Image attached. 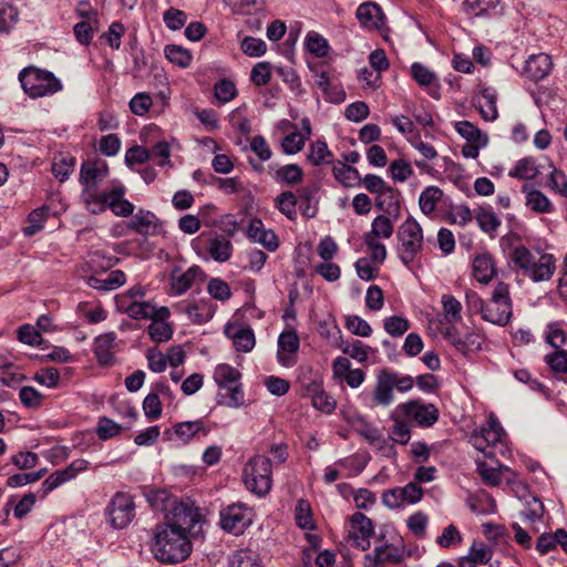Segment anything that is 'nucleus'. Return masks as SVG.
<instances>
[{"label":"nucleus","instance_id":"obj_2","mask_svg":"<svg viewBox=\"0 0 567 567\" xmlns=\"http://www.w3.org/2000/svg\"><path fill=\"white\" fill-rule=\"evenodd\" d=\"M511 261L522 269L525 275L529 276L533 281L549 280L554 275L555 259L549 254L542 255L535 261L534 255L523 245L513 248L511 252Z\"/></svg>","mask_w":567,"mask_h":567},{"label":"nucleus","instance_id":"obj_32","mask_svg":"<svg viewBox=\"0 0 567 567\" xmlns=\"http://www.w3.org/2000/svg\"><path fill=\"white\" fill-rule=\"evenodd\" d=\"M411 72H412L413 79L417 82L419 85H421V86L434 85V87H431L429 90V94L431 96H433L434 99L440 97L439 85H436L437 78L434 74V72H432L430 69H427L426 66H424L421 63H413L411 66Z\"/></svg>","mask_w":567,"mask_h":567},{"label":"nucleus","instance_id":"obj_37","mask_svg":"<svg viewBox=\"0 0 567 567\" xmlns=\"http://www.w3.org/2000/svg\"><path fill=\"white\" fill-rule=\"evenodd\" d=\"M125 189L123 186H117L112 188L109 192H101L95 197V200L100 203L102 206L101 209L90 210L92 214H100L105 212V209L109 207L111 210L114 209L117 203L121 202L124 197Z\"/></svg>","mask_w":567,"mask_h":567},{"label":"nucleus","instance_id":"obj_13","mask_svg":"<svg viewBox=\"0 0 567 567\" xmlns=\"http://www.w3.org/2000/svg\"><path fill=\"white\" fill-rule=\"evenodd\" d=\"M422 487L417 483L411 482L404 487L385 489L381 498L384 506L395 509L406 504H415L422 499Z\"/></svg>","mask_w":567,"mask_h":567},{"label":"nucleus","instance_id":"obj_57","mask_svg":"<svg viewBox=\"0 0 567 567\" xmlns=\"http://www.w3.org/2000/svg\"><path fill=\"white\" fill-rule=\"evenodd\" d=\"M148 334L154 342H166L173 336V328L167 322L152 321L148 326Z\"/></svg>","mask_w":567,"mask_h":567},{"label":"nucleus","instance_id":"obj_38","mask_svg":"<svg viewBox=\"0 0 567 567\" xmlns=\"http://www.w3.org/2000/svg\"><path fill=\"white\" fill-rule=\"evenodd\" d=\"M297 196L291 190H286L279 194L276 198V207L284 214L289 220H296L297 218Z\"/></svg>","mask_w":567,"mask_h":567},{"label":"nucleus","instance_id":"obj_33","mask_svg":"<svg viewBox=\"0 0 567 567\" xmlns=\"http://www.w3.org/2000/svg\"><path fill=\"white\" fill-rule=\"evenodd\" d=\"M482 117L486 121L497 118L496 94L492 89H483L476 99Z\"/></svg>","mask_w":567,"mask_h":567},{"label":"nucleus","instance_id":"obj_26","mask_svg":"<svg viewBox=\"0 0 567 567\" xmlns=\"http://www.w3.org/2000/svg\"><path fill=\"white\" fill-rule=\"evenodd\" d=\"M522 192L526 197V206L534 213L546 214L554 210V206L549 198L533 185L525 184Z\"/></svg>","mask_w":567,"mask_h":567},{"label":"nucleus","instance_id":"obj_29","mask_svg":"<svg viewBox=\"0 0 567 567\" xmlns=\"http://www.w3.org/2000/svg\"><path fill=\"white\" fill-rule=\"evenodd\" d=\"M173 430H174V433L176 434V436L183 443H188L194 437L199 436L200 434L203 436H206L209 432L205 427L204 422L202 420L176 423L173 426Z\"/></svg>","mask_w":567,"mask_h":567},{"label":"nucleus","instance_id":"obj_63","mask_svg":"<svg viewBox=\"0 0 567 567\" xmlns=\"http://www.w3.org/2000/svg\"><path fill=\"white\" fill-rule=\"evenodd\" d=\"M547 185L551 190L567 197V175L555 167L548 175Z\"/></svg>","mask_w":567,"mask_h":567},{"label":"nucleus","instance_id":"obj_55","mask_svg":"<svg viewBox=\"0 0 567 567\" xmlns=\"http://www.w3.org/2000/svg\"><path fill=\"white\" fill-rule=\"evenodd\" d=\"M233 343L237 351L249 352L255 347V334L249 328H241L233 336Z\"/></svg>","mask_w":567,"mask_h":567},{"label":"nucleus","instance_id":"obj_6","mask_svg":"<svg viewBox=\"0 0 567 567\" xmlns=\"http://www.w3.org/2000/svg\"><path fill=\"white\" fill-rule=\"evenodd\" d=\"M398 255L404 266L411 268L412 264L422 251L423 231L419 223L413 218H408L399 227L396 234Z\"/></svg>","mask_w":567,"mask_h":567},{"label":"nucleus","instance_id":"obj_25","mask_svg":"<svg viewBox=\"0 0 567 567\" xmlns=\"http://www.w3.org/2000/svg\"><path fill=\"white\" fill-rule=\"evenodd\" d=\"M355 16L361 25L367 29H380L384 20L381 8L374 2L361 3L357 9Z\"/></svg>","mask_w":567,"mask_h":567},{"label":"nucleus","instance_id":"obj_36","mask_svg":"<svg viewBox=\"0 0 567 567\" xmlns=\"http://www.w3.org/2000/svg\"><path fill=\"white\" fill-rule=\"evenodd\" d=\"M339 348L344 354L351 357L360 363L365 362L368 360L369 353L373 352L371 347L364 344L360 340L341 341Z\"/></svg>","mask_w":567,"mask_h":567},{"label":"nucleus","instance_id":"obj_34","mask_svg":"<svg viewBox=\"0 0 567 567\" xmlns=\"http://www.w3.org/2000/svg\"><path fill=\"white\" fill-rule=\"evenodd\" d=\"M333 176L346 187H354L361 183V177L357 168L338 161L333 164Z\"/></svg>","mask_w":567,"mask_h":567},{"label":"nucleus","instance_id":"obj_18","mask_svg":"<svg viewBox=\"0 0 567 567\" xmlns=\"http://www.w3.org/2000/svg\"><path fill=\"white\" fill-rule=\"evenodd\" d=\"M299 337L295 330H285L278 338V362L284 367H292L296 363L295 354L299 350Z\"/></svg>","mask_w":567,"mask_h":567},{"label":"nucleus","instance_id":"obj_41","mask_svg":"<svg viewBox=\"0 0 567 567\" xmlns=\"http://www.w3.org/2000/svg\"><path fill=\"white\" fill-rule=\"evenodd\" d=\"M311 391V403L313 408L330 414L336 409V400L319 385H313Z\"/></svg>","mask_w":567,"mask_h":567},{"label":"nucleus","instance_id":"obj_48","mask_svg":"<svg viewBox=\"0 0 567 567\" xmlns=\"http://www.w3.org/2000/svg\"><path fill=\"white\" fill-rule=\"evenodd\" d=\"M546 363L551 371L560 375V379L567 382V352L564 350L556 351L547 354L545 358Z\"/></svg>","mask_w":567,"mask_h":567},{"label":"nucleus","instance_id":"obj_51","mask_svg":"<svg viewBox=\"0 0 567 567\" xmlns=\"http://www.w3.org/2000/svg\"><path fill=\"white\" fill-rule=\"evenodd\" d=\"M307 50L318 58H323L328 54V41L317 32H309L306 38Z\"/></svg>","mask_w":567,"mask_h":567},{"label":"nucleus","instance_id":"obj_27","mask_svg":"<svg viewBox=\"0 0 567 567\" xmlns=\"http://www.w3.org/2000/svg\"><path fill=\"white\" fill-rule=\"evenodd\" d=\"M207 251L218 262L227 261L233 254L231 241L223 235H216L208 239Z\"/></svg>","mask_w":567,"mask_h":567},{"label":"nucleus","instance_id":"obj_5","mask_svg":"<svg viewBox=\"0 0 567 567\" xmlns=\"http://www.w3.org/2000/svg\"><path fill=\"white\" fill-rule=\"evenodd\" d=\"M244 483L248 491L265 496L272 486L271 461L264 455H256L244 467Z\"/></svg>","mask_w":567,"mask_h":567},{"label":"nucleus","instance_id":"obj_7","mask_svg":"<svg viewBox=\"0 0 567 567\" xmlns=\"http://www.w3.org/2000/svg\"><path fill=\"white\" fill-rule=\"evenodd\" d=\"M23 91L32 99L52 95L62 89L53 73L35 68H25L19 74Z\"/></svg>","mask_w":567,"mask_h":567},{"label":"nucleus","instance_id":"obj_44","mask_svg":"<svg viewBox=\"0 0 567 567\" xmlns=\"http://www.w3.org/2000/svg\"><path fill=\"white\" fill-rule=\"evenodd\" d=\"M74 165V157L60 154L59 156L54 157L52 164V173L60 182H64L73 172Z\"/></svg>","mask_w":567,"mask_h":567},{"label":"nucleus","instance_id":"obj_20","mask_svg":"<svg viewBox=\"0 0 567 567\" xmlns=\"http://www.w3.org/2000/svg\"><path fill=\"white\" fill-rule=\"evenodd\" d=\"M319 186L316 183L301 186L296 190L297 202L301 214L307 218H313L318 214L317 194Z\"/></svg>","mask_w":567,"mask_h":567},{"label":"nucleus","instance_id":"obj_47","mask_svg":"<svg viewBox=\"0 0 567 567\" xmlns=\"http://www.w3.org/2000/svg\"><path fill=\"white\" fill-rule=\"evenodd\" d=\"M167 60L181 68H187L192 62V54L187 49L176 44H168L164 49Z\"/></svg>","mask_w":567,"mask_h":567},{"label":"nucleus","instance_id":"obj_11","mask_svg":"<svg viewBox=\"0 0 567 567\" xmlns=\"http://www.w3.org/2000/svg\"><path fill=\"white\" fill-rule=\"evenodd\" d=\"M395 414L413 420L422 427H430L439 420V410L434 404H424L420 400H412L399 404Z\"/></svg>","mask_w":567,"mask_h":567},{"label":"nucleus","instance_id":"obj_9","mask_svg":"<svg viewBox=\"0 0 567 567\" xmlns=\"http://www.w3.org/2000/svg\"><path fill=\"white\" fill-rule=\"evenodd\" d=\"M110 524L117 529L126 527L135 517V503L133 497L124 492H117L105 508Z\"/></svg>","mask_w":567,"mask_h":567},{"label":"nucleus","instance_id":"obj_19","mask_svg":"<svg viewBox=\"0 0 567 567\" xmlns=\"http://www.w3.org/2000/svg\"><path fill=\"white\" fill-rule=\"evenodd\" d=\"M116 308L135 320L150 319L155 313L153 305L148 301L128 300L127 297H116Z\"/></svg>","mask_w":567,"mask_h":567},{"label":"nucleus","instance_id":"obj_60","mask_svg":"<svg viewBox=\"0 0 567 567\" xmlns=\"http://www.w3.org/2000/svg\"><path fill=\"white\" fill-rule=\"evenodd\" d=\"M151 507L156 511H167L171 494L166 489H152L145 494Z\"/></svg>","mask_w":567,"mask_h":567},{"label":"nucleus","instance_id":"obj_4","mask_svg":"<svg viewBox=\"0 0 567 567\" xmlns=\"http://www.w3.org/2000/svg\"><path fill=\"white\" fill-rule=\"evenodd\" d=\"M165 526L185 533L192 538H196L203 532V516L194 504L174 501L171 504L169 515L167 516Z\"/></svg>","mask_w":567,"mask_h":567},{"label":"nucleus","instance_id":"obj_50","mask_svg":"<svg viewBox=\"0 0 567 567\" xmlns=\"http://www.w3.org/2000/svg\"><path fill=\"white\" fill-rule=\"evenodd\" d=\"M538 169L535 162L529 158H523L509 171L508 175L518 179H533L536 177Z\"/></svg>","mask_w":567,"mask_h":567},{"label":"nucleus","instance_id":"obj_52","mask_svg":"<svg viewBox=\"0 0 567 567\" xmlns=\"http://www.w3.org/2000/svg\"><path fill=\"white\" fill-rule=\"evenodd\" d=\"M296 523L302 529L311 530L315 528L311 507L306 499L298 501L296 506Z\"/></svg>","mask_w":567,"mask_h":567},{"label":"nucleus","instance_id":"obj_39","mask_svg":"<svg viewBox=\"0 0 567 567\" xmlns=\"http://www.w3.org/2000/svg\"><path fill=\"white\" fill-rule=\"evenodd\" d=\"M467 506L473 513L481 515L494 513L496 508L495 501L486 493L471 495L467 498Z\"/></svg>","mask_w":567,"mask_h":567},{"label":"nucleus","instance_id":"obj_12","mask_svg":"<svg viewBox=\"0 0 567 567\" xmlns=\"http://www.w3.org/2000/svg\"><path fill=\"white\" fill-rule=\"evenodd\" d=\"M223 529L239 535L251 524V511L244 504H231L220 512Z\"/></svg>","mask_w":567,"mask_h":567},{"label":"nucleus","instance_id":"obj_35","mask_svg":"<svg viewBox=\"0 0 567 567\" xmlns=\"http://www.w3.org/2000/svg\"><path fill=\"white\" fill-rule=\"evenodd\" d=\"M443 190L437 186H427L421 193L419 198L420 209L425 215H431L435 208L436 204L442 199Z\"/></svg>","mask_w":567,"mask_h":567},{"label":"nucleus","instance_id":"obj_3","mask_svg":"<svg viewBox=\"0 0 567 567\" xmlns=\"http://www.w3.org/2000/svg\"><path fill=\"white\" fill-rule=\"evenodd\" d=\"M109 175V166L105 162H84L81 165L80 183L83 186L81 199L87 210L101 209V205L95 197L101 193L100 184Z\"/></svg>","mask_w":567,"mask_h":567},{"label":"nucleus","instance_id":"obj_43","mask_svg":"<svg viewBox=\"0 0 567 567\" xmlns=\"http://www.w3.org/2000/svg\"><path fill=\"white\" fill-rule=\"evenodd\" d=\"M393 234V224L388 216L379 215L371 225V230L364 235L369 238H390Z\"/></svg>","mask_w":567,"mask_h":567},{"label":"nucleus","instance_id":"obj_15","mask_svg":"<svg viewBox=\"0 0 567 567\" xmlns=\"http://www.w3.org/2000/svg\"><path fill=\"white\" fill-rule=\"evenodd\" d=\"M373 523L368 516L360 512H357L351 516L349 537L358 548L361 550L370 548V538L373 535Z\"/></svg>","mask_w":567,"mask_h":567},{"label":"nucleus","instance_id":"obj_42","mask_svg":"<svg viewBox=\"0 0 567 567\" xmlns=\"http://www.w3.org/2000/svg\"><path fill=\"white\" fill-rule=\"evenodd\" d=\"M332 153L329 151L324 141H316L310 145L308 159L315 166H320L332 162Z\"/></svg>","mask_w":567,"mask_h":567},{"label":"nucleus","instance_id":"obj_8","mask_svg":"<svg viewBox=\"0 0 567 567\" xmlns=\"http://www.w3.org/2000/svg\"><path fill=\"white\" fill-rule=\"evenodd\" d=\"M482 319L501 327L506 326L512 318V301L509 288L505 282H498L484 307Z\"/></svg>","mask_w":567,"mask_h":567},{"label":"nucleus","instance_id":"obj_16","mask_svg":"<svg viewBox=\"0 0 567 567\" xmlns=\"http://www.w3.org/2000/svg\"><path fill=\"white\" fill-rule=\"evenodd\" d=\"M89 462L82 458L74 460L66 467L55 471L50 476H48L42 483L43 496L48 495L50 492L59 487L65 482L74 478L79 473L85 471L87 468Z\"/></svg>","mask_w":567,"mask_h":567},{"label":"nucleus","instance_id":"obj_45","mask_svg":"<svg viewBox=\"0 0 567 567\" xmlns=\"http://www.w3.org/2000/svg\"><path fill=\"white\" fill-rule=\"evenodd\" d=\"M240 372L229 364H219L214 372V380L218 386L239 383Z\"/></svg>","mask_w":567,"mask_h":567},{"label":"nucleus","instance_id":"obj_22","mask_svg":"<svg viewBox=\"0 0 567 567\" xmlns=\"http://www.w3.org/2000/svg\"><path fill=\"white\" fill-rule=\"evenodd\" d=\"M126 227L142 236L154 235L158 227V218L150 210L140 209L127 221Z\"/></svg>","mask_w":567,"mask_h":567},{"label":"nucleus","instance_id":"obj_53","mask_svg":"<svg viewBox=\"0 0 567 567\" xmlns=\"http://www.w3.org/2000/svg\"><path fill=\"white\" fill-rule=\"evenodd\" d=\"M476 221L484 233H493L501 226V219L489 209L481 208L476 213Z\"/></svg>","mask_w":567,"mask_h":567},{"label":"nucleus","instance_id":"obj_46","mask_svg":"<svg viewBox=\"0 0 567 567\" xmlns=\"http://www.w3.org/2000/svg\"><path fill=\"white\" fill-rule=\"evenodd\" d=\"M441 303L443 307V313L449 323L458 322L462 320V305L461 302L452 295H443L441 298Z\"/></svg>","mask_w":567,"mask_h":567},{"label":"nucleus","instance_id":"obj_40","mask_svg":"<svg viewBox=\"0 0 567 567\" xmlns=\"http://www.w3.org/2000/svg\"><path fill=\"white\" fill-rule=\"evenodd\" d=\"M303 171L297 164H288L279 167L276 171L275 178L277 182L285 183L287 185H297L302 181Z\"/></svg>","mask_w":567,"mask_h":567},{"label":"nucleus","instance_id":"obj_56","mask_svg":"<svg viewBox=\"0 0 567 567\" xmlns=\"http://www.w3.org/2000/svg\"><path fill=\"white\" fill-rule=\"evenodd\" d=\"M18 10L7 3H0V33H8L18 22Z\"/></svg>","mask_w":567,"mask_h":567},{"label":"nucleus","instance_id":"obj_17","mask_svg":"<svg viewBox=\"0 0 567 567\" xmlns=\"http://www.w3.org/2000/svg\"><path fill=\"white\" fill-rule=\"evenodd\" d=\"M364 187L372 194H378L377 205L379 207L384 206V196H389V206L398 207L399 204V192L394 188L386 186L385 182L378 175L368 174L362 179Z\"/></svg>","mask_w":567,"mask_h":567},{"label":"nucleus","instance_id":"obj_54","mask_svg":"<svg viewBox=\"0 0 567 567\" xmlns=\"http://www.w3.org/2000/svg\"><path fill=\"white\" fill-rule=\"evenodd\" d=\"M384 330L392 337H402L410 328V322L406 318L401 316H391L384 319Z\"/></svg>","mask_w":567,"mask_h":567},{"label":"nucleus","instance_id":"obj_21","mask_svg":"<svg viewBox=\"0 0 567 567\" xmlns=\"http://www.w3.org/2000/svg\"><path fill=\"white\" fill-rule=\"evenodd\" d=\"M393 384L389 377V369H382L377 375L375 389L373 391V405L389 406L394 401Z\"/></svg>","mask_w":567,"mask_h":567},{"label":"nucleus","instance_id":"obj_59","mask_svg":"<svg viewBox=\"0 0 567 567\" xmlns=\"http://www.w3.org/2000/svg\"><path fill=\"white\" fill-rule=\"evenodd\" d=\"M389 173L394 182L403 183L413 175V168L409 162L396 159L390 164Z\"/></svg>","mask_w":567,"mask_h":567},{"label":"nucleus","instance_id":"obj_10","mask_svg":"<svg viewBox=\"0 0 567 567\" xmlns=\"http://www.w3.org/2000/svg\"><path fill=\"white\" fill-rule=\"evenodd\" d=\"M503 436L504 431L498 420L494 415H491L488 417L487 424L483 425L478 431H475L471 435L470 442L486 457H492L493 452L488 449H492L496 446V444L502 443Z\"/></svg>","mask_w":567,"mask_h":567},{"label":"nucleus","instance_id":"obj_1","mask_svg":"<svg viewBox=\"0 0 567 567\" xmlns=\"http://www.w3.org/2000/svg\"><path fill=\"white\" fill-rule=\"evenodd\" d=\"M190 536L177 529L159 526L153 544V553L157 560L164 564L184 561L192 553Z\"/></svg>","mask_w":567,"mask_h":567},{"label":"nucleus","instance_id":"obj_49","mask_svg":"<svg viewBox=\"0 0 567 567\" xmlns=\"http://www.w3.org/2000/svg\"><path fill=\"white\" fill-rule=\"evenodd\" d=\"M229 567H261L258 556L249 549H240L233 554Z\"/></svg>","mask_w":567,"mask_h":567},{"label":"nucleus","instance_id":"obj_58","mask_svg":"<svg viewBox=\"0 0 567 567\" xmlns=\"http://www.w3.org/2000/svg\"><path fill=\"white\" fill-rule=\"evenodd\" d=\"M187 20V14L176 8L171 7L163 13V21L167 29L177 31L182 29Z\"/></svg>","mask_w":567,"mask_h":567},{"label":"nucleus","instance_id":"obj_62","mask_svg":"<svg viewBox=\"0 0 567 567\" xmlns=\"http://www.w3.org/2000/svg\"><path fill=\"white\" fill-rule=\"evenodd\" d=\"M306 143V137L299 132H292L284 137L281 147L284 153L293 155L300 152Z\"/></svg>","mask_w":567,"mask_h":567},{"label":"nucleus","instance_id":"obj_61","mask_svg":"<svg viewBox=\"0 0 567 567\" xmlns=\"http://www.w3.org/2000/svg\"><path fill=\"white\" fill-rule=\"evenodd\" d=\"M567 341V333L560 322H551L547 326L546 342L551 347L559 349Z\"/></svg>","mask_w":567,"mask_h":567},{"label":"nucleus","instance_id":"obj_24","mask_svg":"<svg viewBox=\"0 0 567 567\" xmlns=\"http://www.w3.org/2000/svg\"><path fill=\"white\" fill-rule=\"evenodd\" d=\"M551 66V59L548 54H534L530 55L526 61L524 73L530 80L539 81L549 74Z\"/></svg>","mask_w":567,"mask_h":567},{"label":"nucleus","instance_id":"obj_28","mask_svg":"<svg viewBox=\"0 0 567 567\" xmlns=\"http://www.w3.org/2000/svg\"><path fill=\"white\" fill-rule=\"evenodd\" d=\"M218 388L217 404L233 409H238L244 405L245 394L240 383Z\"/></svg>","mask_w":567,"mask_h":567},{"label":"nucleus","instance_id":"obj_30","mask_svg":"<svg viewBox=\"0 0 567 567\" xmlns=\"http://www.w3.org/2000/svg\"><path fill=\"white\" fill-rule=\"evenodd\" d=\"M495 275V265L488 254L477 255L473 260V276L481 284H488Z\"/></svg>","mask_w":567,"mask_h":567},{"label":"nucleus","instance_id":"obj_14","mask_svg":"<svg viewBox=\"0 0 567 567\" xmlns=\"http://www.w3.org/2000/svg\"><path fill=\"white\" fill-rule=\"evenodd\" d=\"M177 312L184 313L195 324L208 322L216 311V306L208 298L194 301H182L174 306Z\"/></svg>","mask_w":567,"mask_h":567},{"label":"nucleus","instance_id":"obj_64","mask_svg":"<svg viewBox=\"0 0 567 567\" xmlns=\"http://www.w3.org/2000/svg\"><path fill=\"white\" fill-rule=\"evenodd\" d=\"M214 91L215 97L221 103H227L231 101L237 94V90L234 82L226 79L218 81L215 84Z\"/></svg>","mask_w":567,"mask_h":567},{"label":"nucleus","instance_id":"obj_23","mask_svg":"<svg viewBox=\"0 0 567 567\" xmlns=\"http://www.w3.org/2000/svg\"><path fill=\"white\" fill-rule=\"evenodd\" d=\"M116 347V334L107 332L101 334L94 340V354L102 365H112L114 363V353Z\"/></svg>","mask_w":567,"mask_h":567},{"label":"nucleus","instance_id":"obj_31","mask_svg":"<svg viewBox=\"0 0 567 567\" xmlns=\"http://www.w3.org/2000/svg\"><path fill=\"white\" fill-rule=\"evenodd\" d=\"M374 557L372 566L378 567L384 563L399 564L403 560V547L394 544H385L384 546L374 548Z\"/></svg>","mask_w":567,"mask_h":567}]
</instances>
